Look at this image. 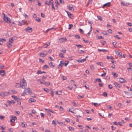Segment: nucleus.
<instances>
[{"mask_svg": "<svg viewBox=\"0 0 132 132\" xmlns=\"http://www.w3.org/2000/svg\"><path fill=\"white\" fill-rule=\"evenodd\" d=\"M5 117L3 116H0V119H4Z\"/></svg>", "mask_w": 132, "mask_h": 132, "instance_id": "64", "label": "nucleus"}, {"mask_svg": "<svg viewBox=\"0 0 132 132\" xmlns=\"http://www.w3.org/2000/svg\"><path fill=\"white\" fill-rule=\"evenodd\" d=\"M62 67V65H61L60 64H59L57 68L58 69H59L61 68Z\"/></svg>", "mask_w": 132, "mask_h": 132, "instance_id": "46", "label": "nucleus"}, {"mask_svg": "<svg viewBox=\"0 0 132 132\" xmlns=\"http://www.w3.org/2000/svg\"><path fill=\"white\" fill-rule=\"evenodd\" d=\"M12 96L13 98H14L15 100L16 101H17L18 100V97L16 96L13 95Z\"/></svg>", "mask_w": 132, "mask_h": 132, "instance_id": "25", "label": "nucleus"}, {"mask_svg": "<svg viewBox=\"0 0 132 132\" xmlns=\"http://www.w3.org/2000/svg\"><path fill=\"white\" fill-rule=\"evenodd\" d=\"M76 45L77 47L80 48L83 47V46L82 45L80 44H77Z\"/></svg>", "mask_w": 132, "mask_h": 132, "instance_id": "27", "label": "nucleus"}, {"mask_svg": "<svg viewBox=\"0 0 132 132\" xmlns=\"http://www.w3.org/2000/svg\"><path fill=\"white\" fill-rule=\"evenodd\" d=\"M35 20L36 21L39 22H40V19L39 18H38V19L36 18L35 19Z\"/></svg>", "mask_w": 132, "mask_h": 132, "instance_id": "50", "label": "nucleus"}, {"mask_svg": "<svg viewBox=\"0 0 132 132\" xmlns=\"http://www.w3.org/2000/svg\"><path fill=\"white\" fill-rule=\"evenodd\" d=\"M112 75H113V77L114 78L117 77V74L114 72H113L112 73Z\"/></svg>", "mask_w": 132, "mask_h": 132, "instance_id": "17", "label": "nucleus"}, {"mask_svg": "<svg viewBox=\"0 0 132 132\" xmlns=\"http://www.w3.org/2000/svg\"><path fill=\"white\" fill-rule=\"evenodd\" d=\"M20 86V84L19 83H16L15 85V86L16 88L19 87Z\"/></svg>", "mask_w": 132, "mask_h": 132, "instance_id": "53", "label": "nucleus"}, {"mask_svg": "<svg viewBox=\"0 0 132 132\" xmlns=\"http://www.w3.org/2000/svg\"><path fill=\"white\" fill-rule=\"evenodd\" d=\"M84 95H82V96L81 95H78V96L77 97V98L78 99H79L81 98H84Z\"/></svg>", "mask_w": 132, "mask_h": 132, "instance_id": "23", "label": "nucleus"}, {"mask_svg": "<svg viewBox=\"0 0 132 132\" xmlns=\"http://www.w3.org/2000/svg\"><path fill=\"white\" fill-rule=\"evenodd\" d=\"M49 67L47 65H45L43 67V68L44 69H46Z\"/></svg>", "mask_w": 132, "mask_h": 132, "instance_id": "34", "label": "nucleus"}, {"mask_svg": "<svg viewBox=\"0 0 132 132\" xmlns=\"http://www.w3.org/2000/svg\"><path fill=\"white\" fill-rule=\"evenodd\" d=\"M27 84L25 80L23 79L21 80L20 84V87L23 89L27 88Z\"/></svg>", "mask_w": 132, "mask_h": 132, "instance_id": "1", "label": "nucleus"}, {"mask_svg": "<svg viewBox=\"0 0 132 132\" xmlns=\"http://www.w3.org/2000/svg\"><path fill=\"white\" fill-rule=\"evenodd\" d=\"M69 27L68 28V29H71V28L73 26V25L71 24H69Z\"/></svg>", "mask_w": 132, "mask_h": 132, "instance_id": "47", "label": "nucleus"}, {"mask_svg": "<svg viewBox=\"0 0 132 132\" xmlns=\"http://www.w3.org/2000/svg\"><path fill=\"white\" fill-rule=\"evenodd\" d=\"M106 75V73L105 72H104L103 74H102L101 75V76L103 77H104Z\"/></svg>", "mask_w": 132, "mask_h": 132, "instance_id": "51", "label": "nucleus"}, {"mask_svg": "<svg viewBox=\"0 0 132 132\" xmlns=\"http://www.w3.org/2000/svg\"><path fill=\"white\" fill-rule=\"evenodd\" d=\"M65 62H67L66 63H64V65L66 67L67 64H68L69 62L68 61H65Z\"/></svg>", "mask_w": 132, "mask_h": 132, "instance_id": "54", "label": "nucleus"}, {"mask_svg": "<svg viewBox=\"0 0 132 132\" xmlns=\"http://www.w3.org/2000/svg\"><path fill=\"white\" fill-rule=\"evenodd\" d=\"M11 117L12 119L10 121V122H13L15 121V119H17V118L16 117L13 116H12Z\"/></svg>", "mask_w": 132, "mask_h": 132, "instance_id": "5", "label": "nucleus"}, {"mask_svg": "<svg viewBox=\"0 0 132 132\" xmlns=\"http://www.w3.org/2000/svg\"><path fill=\"white\" fill-rule=\"evenodd\" d=\"M112 130H114L116 128V127H114L113 126H111Z\"/></svg>", "mask_w": 132, "mask_h": 132, "instance_id": "57", "label": "nucleus"}, {"mask_svg": "<svg viewBox=\"0 0 132 132\" xmlns=\"http://www.w3.org/2000/svg\"><path fill=\"white\" fill-rule=\"evenodd\" d=\"M26 22H24V20H22V21L21 22L19 21L18 25L19 26H21L22 25L24 24Z\"/></svg>", "mask_w": 132, "mask_h": 132, "instance_id": "12", "label": "nucleus"}, {"mask_svg": "<svg viewBox=\"0 0 132 132\" xmlns=\"http://www.w3.org/2000/svg\"><path fill=\"white\" fill-rule=\"evenodd\" d=\"M43 52L44 53H41L40 54V56L42 57H44L47 54V53L45 51Z\"/></svg>", "mask_w": 132, "mask_h": 132, "instance_id": "8", "label": "nucleus"}, {"mask_svg": "<svg viewBox=\"0 0 132 132\" xmlns=\"http://www.w3.org/2000/svg\"><path fill=\"white\" fill-rule=\"evenodd\" d=\"M119 81L121 83H123L126 82V80L123 78H120Z\"/></svg>", "mask_w": 132, "mask_h": 132, "instance_id": "10", "label": "nucleus"}, {"mask_svg": "<svg viewBox=\"0 0 132 132\" xmlns=\"http://www.w3.org/2000/svg\"><path fill=\"white\" fill-rule=\"evenodd\" d=\"M92 0H89L88 4H92Z\"/></svg>", "mask_w": 132, "mask_h": 132, "instance_id": "61", "label": "nucleus"}, {"mask_svg": "<svg viewBox=\"0 0 132 132\" xmlns=\"http://www.w3.org/2000/svg\"><path fill=\"white\" fill-rule=\"evenodd\" d=\"M127 70L129 72L131 71L132 70L131 68L130 67L128 68Z\"/></svg>", "mask_w": 132, "mask_h": 132, "instance_id": "41", "label": "nucleus"}, {"mask_svg": "<svg viewBox=\"0 0 132 132\" xmlns=\"http://www.w3.org/2000/svg\"><path fill=\"white\" fill-rule=\"evenodd\" d=\"M2 15L3 19L5 21L9 23H11V21L10 18L7 17H6L5 16V15L4 13H2Z\"/></svg>", "mask_w": 132, "mask_h": 132, "instance_id": "2", "label": "nucleus"}, {"mask_svg": "<svg viewBox=\"0 0 132 132\" xmlns=\"http://www.w3.org/2000/svg\"><path fill=\"white\" fill-rule=\"evenodd\" d=\"M24 89V91H25L27 95L30 94V93H32L31 92V90L29 88H26Z\"/></svg>", "mask_w": 132, "mask_h": 132, "instance_id": "4", "label": "nucleus"}, {"mask_svg": "<svg viewBox=\"0 0 132 132\" xmlns=\"http://www.w3.org/2000/svg\"><path fill=\"white\" fill-rule=\"evenodd\" d=\"M107 94L106 93L104 92L103 93V96L104 97H106L107 96Z\"/></svg>", "mask_w": 132, "mask_h": 132, "instance_id": "38", "label": "nucleus"}, {"mask_svg": "<svg viewBox=\"0 0 132 132\" xmlns=\"http://www.w3.org/2000/svg\"><path fill=\"white\" fill-rule=\"evenodd\" d=\"M68 8H69V10H73V11L74 10V8L71 5H69L68 7Z\"/></svg>", "mask_w": 132, "mask_h": 132, "instance_id": "18", "label": "nucleus"}, {"mask_svg": "<svg viewBox=\"0 0 132 132\" xmlns=\"http://www.w3.org/2000/svg\"><path fill=\"white\" fill-rule=\"evenodd\" d=\"M49 65L52 66L53 68L55 66V64L54 63L52 62L50 63Z\"/></svg>", "mask_w": 132, "mask_h": 132, "instance_id": "21", "label": "nucleus"}, {"mask_svg": "<svg viewBox=\"0 0 132 132\" xmlns=\"http://www.w3.org/2000/svg\"><path fill=\"white\" fill-rule=\"evenodd\" d=\"M55 93L57 95H60L61 94V91H56Z\"/></svg>", "mask_w": 132, "mask_h": 132, "instance_id": "26", "label": "nucleus"}, {"mask_svg": "<svg viewBox=\"0 0 132 132\" xmlns=\"http://www.w3.org/2000/svg\"><path fill=\"white\" fill-rule=\"evenodd\" d=\"M59 56L62 58L64 57L63 56V54L62 53H60V54L59 55Z\"/></svg>", "mask_w": 132, "mask_h": 132, "instance_id": "37", "label": "nucleus"}, {"mask_svg": "<svg viewBox=\"0 0 132 132\" xmlns=\"http://www.w3.org/2000/svg\"><path fill=\"white\" fill-rule=\"evenodd\" d=\"M110 59L111 60H114V59L112 56H111L110 57L108 56V59Z\"/></svg>", "mask_w": 132, "mask_h": 132, "instance_id": "36", "label": "nucleus"}, {"mask_svg": "<svg viewBox=\"0 0 132 132\" xmlns=\"http://www.w3.org/2000/svg\"><path fill=\"white\" fill-rule=\"evenodd\" d=\"M98 51L99 52H104L107 51V50H106L103 49L101 50L99 49H98Z\"/></svg>", "mask_w": 132, "mask_h": 132, "instance_id": "20", "label": "nucleus"}, {"mask_svg": "<svg viewBox=\"0 0 132 132\" xmlns=\"http://www.w3.org/2000/svg\"><path fill=\"white\" fill-rule=\"evenodd\" d=\"M25 30L26 31L31 32L32 31V29L31 28L28 27L25 29Z\"/></svg>", "mask_w": 132, "mask_h": 132, "instance_id": "7", "label": "nucleus"}, {"mask_svg": "<svg viewBox=\"0 0 132 132\" xmlns=\"http://www.w3.org/2000/svg\"><path fill=\"white\" fill-rule=\"evenodd\" d=\"M21 126L22 127H25V125L23 122H22Z\"/></svg>", "mask_w": 132, "mask_h": 132, "instance_id": "40", "label": "nucleus"}, {"mask_svg": "<svg viewBox=\"0 0 132 132\" xmlns=\"http://www.w3.org/2000/svg\"><path fill=\"white\" fill-rule=\"evenodd\" d=\"M4 66L3 65L1 64L0 65V68L2 69H4Z\"/></svg>", "mask_w": 132, "mask_h": 132, "instance_id": "59", "label": "nucleus"}, {"mask_svg": "<svg viewBox=\"0 0 132 132\" xmlns=\"http://www.w3.org/2000/svg\"><path fill=\"white\" fill-rule=\"evenodd\" d=\"M108 87L110 89H112L113 88L112 86L111 85H109L108 86Z\"/></svg>", "mask_w": 132, "mask_h": 132, "instance_id": "62", "label": "nucleus"}, {"mask_svg": "<svg viewBox=\"0 0 132 132\" xmlns=\"http://www.w3.org/2000/svg\"><path fill=\"white\" fill-rule=\"evenodd\" d=\"M81 60H81H77V61L79 63H81L82 62H83Z\"/></svg>", "mask_w": 132, "mask_h": 132, "instance_id": "52", "label": "nucleus"}, {"mask_svg": "<svg viewBox=\"0 0 132 132\" xmlns=\"http://www.w3.org/2000/svg\"><path fill=\"white\" fill-rule=\"evenodd\" d=\"M114 84L116 87H121V85L116 82L114 83Z\"/></svg>", "mask_w": 132, "mask_h": 132, "instance_id": "16", "label": "nucleus"}, {"mask_svg": "<svg viewBox=\"0 0 132 132\" xmlns=\"http://www.w3.org/2000/svg\"><path fill=\"white\" fill-rule=\"evenodd\" d=\"M60 64L61 65H63L64 64V62L63 61H60Z\"/></svg>", "mask_w": 132, "mask_h": 132, "instance_id": "48", "label": "nucleus"}, {"mask_svg": "<svg viewBox=\"0 0 132 132\" xmlns=\"http://www.w3.org/2000/svg\"><path fill=\"white\" fill-rule=\"evenodd\" d=\"M108 32L109 33H112V31L110 29H109L108 30Z\"/></svg>", "mask_w": 132, "mask_h": 132, "instance_id": "58", "label": "nucleus"}, {"mask_svg": "<svg viewBox=\"0 0 132 132\" xmlns=\"http://www.w3.org/2000/svg\"><path fill=\"white\" fill-rule=\"evenodd\" d=\"M84 53V51L82 50H79L78 51V53L79 54H82Z\"/></svg>", "mask_w": 132, "mask_h": 132, "instance_id": "30", "label": "nucleus"}, {"mask_svg": "<svg viewBox=\"0 0 132 132\" xmlns=\"http://www.w3.org/2000/svg\"><path fill=\"white\" fill-rule=\"evenodd\" d=\"M97 17L98 19L100 20L101 21L102 20V19L100 16H98Z\"/></svg>", "mask_w": 132, "mask_h": 132, "instance_id": "49", "label": "nucleus"}, {"mask_svg": "<svg viewBox=\"0 0 132 132\" xmlns=\"http://www.w3.org/2000/svg\"><path fill=\"white\" fill-rule=\"evenodd\" d=\"M13 37L10 38L9 41V43L7 45V46L8 48H9L11 46H12L11 44L13 42Z\"/></svg>", "mask_w": 132, "mask_h": 132, "instance_id": "3", "label": "nucleus"}, {"mask_svg": "<svg viewBox=\"0 0 132 132\" xmlns=\"http://www.w3.org/2000/svg\"><path fill=\"white\" fill-rule=\"evenodd\" d=\"M5 73V70H0V74L2 76H4Z\"/></svg>", "mask_w": 132, "mask_h": 132, "instance_id": "11", "label": "nucleus"}, {"mask_svg": "<svg viewBox=\"0 0 132 132\" xmlns=\"http://www.w3.org/2000/svg\"><path fill=\"white\" fill-rule=\"evenodd\" d=\"M47 77V75H44L43 76L42 78V80H43L44 79L46 78Z\"/></svg>", "mask_w": 132, "mask_h": 132, "instance_id": "28", "label": "nucleus"}, {"mask_svg": "<svg viewBox=\"0 0 132 132\" xmlns=\"http://www.w3.org/2000/svg\"><path fill=\"white\" fill-rule=\"evenodd\" d=\"M72 103L73 104V105L75 106H77V104L76 103L74 102L73 101L72 102Z\"/></svg>", "mask_w": 132, "mask_h": 132, "instance_id": "60", "label": "nucleus"}, {"mask_svg": "<svg viewBox=\"0 0 132 132\" xmlns=\"http://www.w3.org/2000/svg\"><path fill=\"white\" fill-rule=\"evenodd\" d=\"M114 37L116 38H117L118 39H120L121 38L120 37H119L117 35H116L115 36H114Z\"/></svg>", "mask_w": 132, "mask_h": 132, "instance_id": "63", "label": "nucleus"}, {"mask_svg": "<svg viewBox=\"0 0 132 132\" xmlns=\"http://www.w3.org/2000/svg\"><path fill=\"white\" fill-rule=\"evenodd\" d=\"M43 89L44 90L47 92H48L50 91V90L47 88H44Z\"/></svg>", "mask_w": 132, "mask_h": 132, "instance_id": "32", "label": "nucleus"}, {"mask_svg": "<svg viewBox=\"0 0 132 132\" xmlns=\"http://www.w3.org/2000/svg\"><path fill=\"white\" fill-rule=\"evenodd\" d=\"M51 2V5L52 6V10H53L54 11L55 10V8L54 7V5H53V0H52V1Z\"/></svg>", "mask_w": 132, "mask_h": 132, "instance_id": "15", "label": "nucleus"}, {"mask_svg": "<svg viewBox=\"0 0 132 132\" xmlns=\"http://www.w3.org/2000/svg\"><path fill=\"white\" fill-rule=\"evenodd\" d=\"M95 81L94 82H96L97 81H98L99 82H100L101 81V80L100 78H97L95 79Z\"/></svg>", "mask_w": 132, "mask_h": 132, "instance_id": "29", "label": "nucleus"}, {"mask_svg": "<svg viewBox=\"0 0 132 132\" xmlns=\"http://www.w3.org/2000/svg\"><path fill=\"white\" fill-rule=\"evenodd\" d=\"M121 4H122L123 6H127L129 5H130V4L129 3H125V2H121Z\"/></svg>", "mask_w": 132, "mask_h": 132, "instance_id": "13", "label": "nucleus"}, {"mask_svg": "<svg viewBox=\"0 0 132 132\" xmlns=\"http://www.w3.org/2000/svg\"><path fill=\"white\" fill-rule=\"evenodd\" d=\"M116 53L120 57H122V54L121 53H120L118 51H115Z\"/></svg>", "mask_w": 132, "mask_h": 132, "instance_id": "9", "label": "nucleus"}, {"mask_svg": "<svg viewBox=\"0 0 132 132\" xmlns=\"http://www.w3.org/2000/svg\"><path fill=\"white\" fill-rule=\"evenodd\" d=\"M68 128L71 131H72L74 130L73 128L71 127H69Z\"/></svg>", "mask_w": 132, "mask_h": 132, "instance_id": "35", "label": "nucleus"}, {"mask_svg": "<svg viewBox=\"0 0 132 132\" xmlns=\"http://www.w3.org/2000/svg\"><path fill=\"white\" fill-rule=\"evenodd\" d=\"M75 37L76 38H78V39H80V36L78 35H75Z\"/></svg>", "mask_w": 132, "mask_h": 132, "instance_id": "56", "label": "nucleus"}, {"mask_svg": "<svg viewBox=\"0 0 132 132\" xmlns=\"http://www.w3.org/2000/svg\"><path fill=\"white\" fill-rule=\"evenodd\" d=\"M45 82V83L44 84H45V85L46 86H48L50 84V82Z\"/></svg>", "mask_w": 132, "mask_h": 132, "instance_id": "22", "label": "nucleus"}, {"mask_svg": "<svg viewBox=\"0 0 132 132\" xmlns=\"http://www.w3.org/2000/svg\"><path fill=\"white\" fill-rule=\"evenodd\" d=\"M51 95H52V97H53L54 95V93L52 90V89H51Z\"/></svg>", "mask_w": 132, "mask_h": 132, "instance_id": "42", "label": "nucleus"}, {"mask_svg": "<svg viewBox=\"0 0 132 132\" xmlns=\"http://www.w3.org/2000/svg\"><path fill=\"white\" fill-rule=\"evenodd\" d=\"M124 92L125 93V94L127 95H129V94H130L129 92H126V91H124Z\"/></svg>", "mask_w": 132, "mask_h": 132, "instance_id": "44", "label": "nucleus"}, {"mask_svg": "<svg viewBox=\"0 0 132 132\" xmlns=\"http://www.w3.org/2000/svg\"><path fill=\"white\" fill-rule=\"evenodd\" d=\"M27 95V93L25 92V91H24V92H23L21 94V96H23L25 95Z\"/></svg>", "mask_w": 132, "mask_h": 132, "instance_id": "31", "label": "nucleus"}, {"mask_svg": "<svg viewBox=\"0 0 132 132\" xmlns=\"http://www.w3.org/2000/svg\"><path fill=\"white\" fill-rule=\"evenodd\" d=\"M40 116L41 117H42L43 118H44L45 116V114L43 113H40Z\"/></svg>", "mask_w": 132, "mask_h": 132, "instance_id": "39", "label": "nucleus"}, {"mask_svg": "<svg viewBox=\"0 0 132 132\" xmlns=\"http://www.w3.org/2000/svg\"><path fill=\"white\" fill-rule=\"evenodd\" d=\"M97 64L99 65H103V63L102 62H99L97 63Z\"/></svg>", "mask_w": 132, "mask_h": 132, "instance_id": "45", "label": "nucleus"}, {"mask_svg": "<svg viewBox=\"0 0 132 132\" xmlns=\"http://www.w3.org/2000/svg\"><path fill=\"white\" fill-rule=\"evenodd\" d=\"M67 40V39L65 37H62L59 39V42L61 43H62Z\"/></svg>", "mask_w": 132, "mask_h": 132, "instance_id": "6", "label": "nucleus"}, {"mask_svg": "<svg viewBox=\"0 0 132 132\" xmlns=\"http://www.w3.org/2000/svg\"><path fill=\"white\" fill-rule=\"evenodd\" d=\"M46 73V72L45 71H41L40 70H38L37 72V73L39 74H41L43 73Z\"/></svg>", "mask_w": 132, "mask_h": 132, "instance_id": "14", "label": "nucleus"}, {"mask_svg": "<svg viewBox=\"0 0 132 132\" xmlns=\"http://www.w3.org/2000/svg\"><path fill=\"white\" fill-rule=\"evenodd\" d=\"M52 123L54 125H56V123L55 121L54 120H53L52 121Z\"/></svg>", "mask_w": 132, "mask_h": 132, "instance_id": "55", "label": "nucleus"}, {"mask_svg": "<svg viewBox=\"0 0 132 132\" xmlns=\"http://www.w3.org/2000/svg\"><path fill=\"white\" fill-rule=\"evenodd\" d=\"M9 92H5L3 93V94L4 96H6L9 95Z\"/></svg>", "mask_w": 132, "mask_h": 132, "instance_id": "19", "label": "nucleus"}, {"mask_svg": "<svg viewBox=\"0 0 132 132\" xmlns=\"http://www.w3.org/2000/svg\"><path fill=\"white\" fill-rule=\"evenodd\" d=\"M50 43H51L50 42L48 43V44H45L44 45H46V47L44 46V47L45 48H46L49 45H50Z\"/></svg>", "mask_w": 132, "mask_h": 132, "instance_id": "43", "label": "nucleus"}, {"mask_svg": "<svg viewBox=\"0 0 132 132\" xmlns=\"http://www.w3.org/2000/svg\"><path fill=\"white\" fill-rule=\"evenodd\" d=\"M29 101L31 102H35L36 100L32 98H31L29 99Z\"/></svg>", "mask_w": 132, "mask_h": 132, "instance_id": "24", "label": "nucleus"}, {"mask_svg": "<svg viewBox=\"0 0 132 132\" xmlns=\"http://www.w3.org/2000/svg\"><path fill=\"white\" fill-rule=\"evenodd\" d=\"M56 29V28H55L54 27H53L51 28H50L48 29L47 30L48 31H49L50 30H53V29Z\"/></svg>", "mask_w": 132, "mask_h": 132, "instance_id": "33", "label": "nucleus"}]
</instances>
